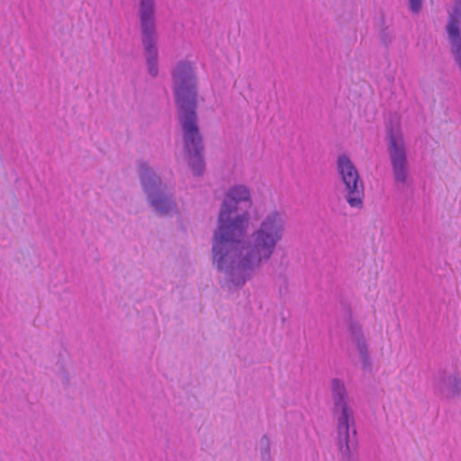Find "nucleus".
Returning <instances> with one entry per match:
<instances>
[{"mask_svg":"<svg viewBox=\"0 0 461 461\" xmlns=\"http://www.w3.org/2000/svg\"><path fill=\"white\" fill-rule=\"evenodd\" d=\"M240 203H251L250 188L244 184L230 186L219 212L212 247V265L234 287L243 286L273 258L287 226L285 213L273 209L263 214L247 235L249 213L233 215Z\"/></svg>","mask_w":461,"mask_h":461,"instance_id":"obj_1","label":"nucleus"},{"mask_svg":"<svg viewBox=\"0 0 461 461\" xmlns=\"http://www.w3.org/2000/svg\"><path fill=\"white\" fill-rule=\"evenodd\" d=\"M348 332L350 340L357 351L362 368L371 370V354L362 326L357 321H351L348 324Z\"/></svg>","mask_w":461,"mask_h":461,"instance_id":"obj_9","label":"nucleus"},{"mask_svg":"<svg viewBox=\"0 0 461 461\" xmlns=\"http://www.w3.org/2000/svg\"><path fill=\"white\" fill-rule=\"evenodd\" d=\"M431 384L434 394L442 400H451L461 393V378L455 372L439 370L433 375Z\"/></svg>","mask_w":461,"mask_h":461,"instance_id":"obj_8","label":"nucleus"},{"mask_svg":"<svg viewBox=\"0 0 461 461\" xmlns=\"http://www.w3.org/2000/svg\"><path fill=\"white\" fill-rule=\"evenodd\" d=\"M258 449L260 453V457L263 461L270 460V439L267 435H264L260 438L258 444Z\"/></svg>","mask_w":461,"mask_h":461,"instance_id":"obj_10","label":"nucleus"},{"mask_svg":"<svg viewBox=\"0 0 461 461\" xmlns=\"http://www.w3.org/2000/svg\"><path fill=\"white\" fill-rule=\"evenodd\" d=\"M336 170L344 185L348 204L350 208L361 210L364 207L365 186L357 167L348 155L338 156Z\"/></svg>","mask_w":461,"mask_h":461,"instance_id":"obj_6","label":"nucleus"},{"mask_svg":"<svg viewBox=\"0 0 461 461\" xmlns=\"http://www.w3.org/2000/svg\"><path fill=\"white\" fill-rule=\"evenodd\" d=\"M138 173L148 202L153 210L159 215L168 214L176 209V203L170 195L162 190V181L152 167L147 163L138 165Z\"/></svg>","mask_w":461,"mask_h":461,"instance_id":"obj_5","label":"nucleus"},{"mask_svg":"<svg viewBox=\"0 0 461 461\" xmlns=\"http://www.w3.org/2000/svg\"><path fill=\"white\" fill-rule=\"evenodd\" d=\"M139 18L147 70L151 77H155L158 75V32L155 0H140Z\"/></svg>","mask_w":461,"mask_h":461,"instance_id":"obj_4","label":"nucleus"},{"mask_svg":"<svg viewBox=\"0 0 461 461\" xmlns=\"http://www.w3.org/2000/svg\"><path fill=\"white\" fill-rule=\"evenodd\" d=\"M171 79L185 158L194 175L200 176L205 164L196 115L198 77L195 60L185 58L176 61L171 69Z\"/></svg>","mask_w":461,"mask_h":461,"instance_id":"obj_2","label":"nucleus"},{"mask_svg":"<svg viewBox=\"0 0 461 461\" xmlns=\"http://www.w3.org/2000/svg\"><path fill=\"white\" fill-rule=\"evenodd\" d=\"M408 4L410 11L418 14L422 9L423 0H408Z\"/></svg>","mask_w":461,"mask_h":461,"instance_id":"obj_11","label":"nucleus"},{"mask_svg":"<svg viewBox=\"0 0 461 461\" xmlns=\"http://www.w3.org/2000/svg\"><path fill=\"white\" fill-rule=\"evenodd\" d=\"M331 413L336 425V447L339 461H358V442L352 400L339 378L330 381Z\"/></svg>","mask_w":461,"mask_h":461,"instance_id":"obj_3","label":"nucleus"},{"mask_svg":"<svg viewBox=\"0 0 461 461\" xmlns=\"http://www.w3.org/2000/svg\"><path fill=\"white\" fill-rule=\"evenodd\" d=\"M387 151L394 182L405 184L410 173L408 147L399 127L392 128L388 132Z\"/></svg>","mask_w":461,"mask_h":461,"instance_id":"obj_7","label":"nucleus"}]
</instances>
